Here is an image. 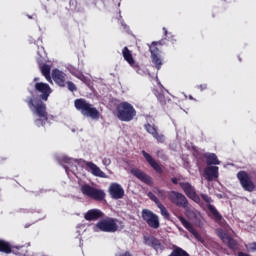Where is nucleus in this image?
I'll list each match as a JSON object with an SVG mask.
<instances>
[{"instance_id": "6ab92c4d", "label": "nucleus", "mask_w": 256, "mask_h": 256, "mask_svg": "<svg viewBox=\"0 0 256 256\" xmlns=\"http://www.w3.org/2000/svg\"><path fill=\"white\" fill-rule=\"evenodd\" d=\"M15 249L19 250L21 247L12 246L10 242L0 239V253H5L6 255L15 253V255H19V252H15Z\"/></svg>"}, {"instance_id": "a19ab883", "label": "nucleus", "mask_w": 256, "mask_h": 256, "mask_svg": "<svg viewBox=\"0 0 256 256\" xmlns=\"http://www.w3.org/2000/svg\"><path fill=\"white\" fill-rule=\"evenodd\" d=\"M34 81H39V78H34Z\"/></svg>"}, {"instance_id": "72a5a7b5", "label": "nucleus", "mask_w": 256, "mask_h": 256, "mask_svg": "<svg viewBox=\"0 0 256 256\" xmlns=\"http://www.w3.org/2000/svg\"><path fill=\"white\" fill-rule=\"evenodd\" d=\"M157 193L159 197L165 199V190L158 189Z\"/></svg>"}, {"instance_id": "c9c22d12", "label": "nucleus", "mask_w": 256, "mask_h": 256, "mask_svg": "<svg viewBox=\"0 0 256 256\" xmlns=\"http://www.w3.org/2000/svg\"><path fill=\"white\" fill-rule=\"evenodd\" d=\"M198 89H200V91H205V89H207V84H200Z\"/></svg>"}, {"instance_id": "9b49d317", "label": "nucleus", "mask_w": 256, "mask_h": 256, "mask_svg": "<svg viewBox=\"0 0 256 256\" xmlns=\"http://www.w3.org/2000/svg\"><path fill=\"white\" fill-rule=\"evenodd\" d=\"M108 193L111 199H115L116 201L125 197V190L123 189V186H121V184L117 182H113L110 184L108 188Z\"/></svg>"}, {"instance_id": "7ed1b4c3", "label": "nucleus", "mask_w": 256, "mask_h": 256, "mask_svg": "<svg viewBox=\"0 0 256 256\" xmlns=\"http://www.w3.org/2000/svg\"><path fill=\"white\" fill-rule=\"evenodd\" d=\"M74 105L77 111H80V113L84 117H91V119H99L101 115L97 108L93 107L91 103L87 102V100L83 98L76 99L74 101Z\"/></svg>"}, {"instance_id": "5701e85b", "label": "nucleus", "mask_w": 256, "mask_h": 256, "mask_svg": "<svg viewBox=\"0 0 256 256\" xmlns=\"http://www.w3.org/2000/svg\"><path fill=\"white\" fill-rule=\"evenodd\" d=\"M152 93L155 95L159 103L163 105H167V98L165 97V92L163 91V87L154 88Z\"/></svg>"}, {"instance_id": "cd10ccee", "label": "nucleus", "mask_w": 256, "mask_h": 256, "mask_svg": "<svg viewBox=\"0 0 256 256\" xmlns=\"http://www.w3.org/2000/svg\"><path fill=\"white\" fill-rule=\"evenodd\" d=\"M157 207H158V209H160V213H161L162 217L164 219H169L170 214H169V211L167 210V208L162 204H159Z\"/></svg>"}, {"instance_id": "2f4dec72", "label": "nucleus", "mask_w": 256, "mask_h": 256, "mask_svg": "<svg viewBox=\"0 0 256 256\" xmlns=\"http://www.w3.org/2000/svg\"><path fill=\"white\" fill-rule=\"evenodd\" d=\"M246 247H249V251L255 252L256 251V242L249 243L246 245Z\"/></svg>"}, {"instance_id": "9d476101", "label": "nucleus", "mask_w": 256, "mask_h": 256, "mask_svg": "<svg viewBox=\"0 0 256 256\" xmlns=\"http://www.w3.org/2000/svg\"><path fill=\"white\" fill-rule=\"evenodd\" d=\"M179 185L189 199H192V201L195 203L201 202V197L197 195V191L195 190V187L191 185V183L180 182Z\"/></svg>"}, {"instance_id": "2eb2a0df", "label": "nucleus", "mask_w": 256, "mask_h": 256, "mask_svg": "<svg viewBox=\"0 0 256 256\" xmlns=\"http://www.w3.org/2000/svg\"><path fill=\"white\" fill-rule=\"evenodd\" d=\"M131 174L146 185H153V178L139 168H133Z\"/></svg>"}, {"instance_id": "b1692460", "label": "nucleus", "mask_w": 256, "mask_h": 256, "mask_svg": "<svg viewBox=\"0 0 256 256\" xmlns=\"http://www.w3.org/2000/svg\"><path fill=\"white\" fill-rule=\"evenodd\" d=\"M163 46V40L159 42H152L150 45V53L151 57L159 56V53H161V47Z\"/></svg>"}, {"instance_id": "a211bd4d", "label": "nucleus", "mask_w": 256, "mask_h": 256, "mask_svg": "<svg viewBox=\"0 0 256 256\" xmlns=\"http://www.w3.org/2000/svg\"><path fill=\"white\" fill-rule=\"evenodd\" d=\"M142 155L156 173H159V175L163 174V168L161 167V165H159V163H157V161H155V159H153V156H151V154L147 153L145 150H142Z\"/></svg>"}, {"instance_id": "f3484780", "label": "nucleus", "mask_w": 256, "mask_h": 256, "mask_svg": "<svg viewBox=\"0 0 256 256\" xmlns=\"http://www.w3.org/2000/svg\"><path fill=\"white\" fill-rule=\"evenodd\" d=\"M144 243L145 245H148V247H152L155 251H163L165 247L161 243V240L157 239L154 236H145L144 237Z\"/></svg>"}, {"instance_id": "ddd939ff", "label": "nucleus", "mask_w": 256, "mask_h": 256, "mask_svg": "<svg viewBox=\"0 0 256 256\" xmlns=\"http://www.w3.org/2000/svg\"><path fill=\"white\" fill-rule=\"evenodd\" d=\"M200 197L201 199H203V201H205V203H208L207 208L213 215L215 221H221L223 219V216L221 215V213H219L217 208H215V206L211 204L213 203V199H211V197H209V195L207 194H201Z\"/></svg>"}, {"instance_id": "20e7f679", "label": "nucleus", "mask_w": 256, "mask_h": 256, "mask_svg": "<svg viewBox=\"0 0 256 256\" xmlns=\"http://www.w3.org/2000/svg\"><path fill=\"white\" fill-rule=\"evenodd\" d=\"M80 191L85 197L94 199V201H103L105 199V191L99 190L89 184H82L80 186Z\"/></svg>"}, {"instance_id": "6e6552de", "label": "nucleus", "mask_w": 256, "mask_h": 256, "mask_svg": "<svg viewBox=\"0 0 256 256\" xmlns=\"http://www.w3.org/2000/svg\"><path fill=\"white\" fill-rule=\"evenodd\" d=\"M98 229L104 233H115L118 231L117 219L107 217L97 223Z\"/></svg>"}, {"instance_id": "393cba45", "label": "nucleus", "mask_w": 256, "mask_h": 256, "mask_svg": "<svg viewBox=\"0 0 256 256\" xmlns=\"http://www.w3.org/2000/svg\"><path fill=\"white\" fill-rule=\"evenodd\" d=\"M207 165H221V161L217 158V154L211 153L206 156Z\"/></svg>"}, {"instance_id": "473e14b6", "label": "nucleus", "mask_w": 256, "mask_h": 256, "mask_svg": "<svg viewBox=\"0 0 256 256\" xmlns=\"http://www.w3.org/2000/svg\"><path fill=\"white\" fill-rule=\"evenodd\" d=\"M77 79H80V81H83V83L87 82V78L83 74H78Z\"/></svg>"}, {"instance_id": "4c0bfd02", "label": "nucleus", "mask_w": 256, "mask_h": 256, "mask_svg": "<svg viewBox=\"0 0 256 256\" xmlns=\"http://www.w3.org/2000/svg\"><path fill=\"white\" fill-rule=\"evenodd\" d=\"M163 31H164L165 37H167V33H168V32H167V28L164 27V28H163Z\"/></svg>"}, {"instance_id": "7c9ffc66", "label": "nucleus", "mask_w": 256, "mask_h": 256, "mask_svg": "<svg viewBox=\"0 0 256 256\" xmlns=\"http://www.w3.org/2000/svg\"><path fill=\"white\" fill-rule=\"evenodd\" d=\"M67 83V87L68 89L73 93L75 91H77V86L75 85V83L68 81Z\"/></svg>"}, {"instance_id": "bb28decb", "label": "nucleus", "mask_w": 256, "mask_h": 256, "mask_svg": "<svg viewBox=\"0 0 256 256\" xmlns=\"http://www.w3.org/2000/svg\"><path fill=\"white\" fill-rule=\"evenodd\" d=\"M42 75L45 77V79L49 80L51 79V66L49 64H43L40 67Z\"/></svg>"}, {"instance_id": "79ce46f5", "label": "nucleus", "mask_w": 256, "mask_h": 256, "mask_svg": "<svg viewBox=\"0 0 256 256\" xmlns=\"http://www.w3.org/2000/svg\"><path fill=\"white\" fill-rule=\"evenodd\" d=\"M1 179H3V177L0 176V181H1Z\"/></svg>"}, {"instance_id": "f257e3e1", "label": "nucleus", "mask_w": 256, "mask_h": 256, "mask_svg": "<svg viewBox=\"0 0 256 256\" xmlns=\"http://www.w3.org/2000/svg\"><path fill=\"white\" fill-rule=\"evenodd\" d=\"M34 91L40 93V95H35L33 92H30L31 96L24 99V103L28 105V109H30L33 115L38 117L34 121L36 127H45V124L49 121V113L47 112V104L43 101H49V97L51 93H53V90L47 83L36 82Z\"/></svg>"}, {"instance_id": "4468645a", "label": "nucleus", "mask_w": 256, "mask_h": 256, "mask_svg": "<svg viewBox=\"0 0 256 256\" xmlns=\"http://www.w3.org/2000/svg\"><path fill=\"white\" fill-rule=\"evenodd\" d=\"M144 129L156 139L157 143H165V135L159 133L157 126L147 123L144 125Z\"/></svg>"}, {"instance_id": "c85d7f7f", "label": "nucleus", "mask_w": 256, "mask_h": 256, "mask_svg": "<svg viewBox=\"0 0 256 256\" xmlns=\"http://www.w3.org/2000/svg\"><path fill=\"white\" fill-rule=\"evenodd\" d=\"M152 57V62L154 63L156 69L159 71L163 65V61L159 56H151Z\"/></svg>"}, {"instance_id": "4be33fe9", "label": "nucleus", "mask_w": 256, "mask_h": 256, "mask_svg": "<svg viewBox=\"0 0 256 256\" xmlns=\"http://www.w3.org/2000/svg\"><path fill=\"white\" fill-rule=\"evenodd\" d=\"M101 217H103V212L99 209L88 210L84 215L86 221H97V219H101Z\"/></svg>"}, {"instance_id": "ea45409f", "label": "nucleus", "mask_w": 256, "mask_h": 256, "mask_svg": "<svg viewBox=\"0 0 256 256\" xmlns=\"http://www.w3.org/2000/svg\"><path fill=\"white\" fill-rule=\"evenodd\" d=\"M105 163H107L108 165H110V164H111V160H110V159L105 160Z\"/></svg>"}, {"instance_id": "39448f33", "label": "nucleus", "mask_w": 256, "mask_h": 256, "mask_svg": "<svg viewBox=\"0 0 256 256\" xmlns=\"http://www.w3.org/2000/svg\"><path fill=\"white\" fill-rule=\"evenodd\" d=\"M236 177L244 191H247L248 193H253V191H255V182H253V178H251V175H249L247 171H239Z\"/></svg>"}, {"instance_id": "412c9836", "label": "nucleus", "mask_w": 256, "mask_h": 256, "mask_svg": "<svg viewBox=\"0 0 256 256\" xmlns=\"http://www.w3.org/2000/svg\"><path fill=\"white\" fill-rule=\"evenodd\" d=\"M122 56L124 57V60L128 62L130 67H133L134 69H137V67H139V65H137L135 59L133 58V53H131V50H129L127 46L122 49Z\"/></svg>"}, {"instance_id": "0eeeda50", "label": "nucleus", "mask_w": 256, "mask_h": 256, "mask_svg": "<svg viewBox=\"0 0 256 256\" xmlns=\"http://www.w3.org/2000/svg\"><path fill=\"white\" fill-rule=\"evenodd\" d=\"M216 235H218L219 239H221L224 245H227L231 251H239V242L233 239L225 230L222 228L216 229Z\"/></svg>"}, {"instance_id": "e433bc0d", "label": "nucleus", "mask_w": 256, "mask_h": 256, "mask_svg": "<svg viewBox=\"0 0 256 256\" xmlns=\"http://www.w3.org/2000/svg\"><path fill=\"white\" fill-rule=\"evenodd\" d=\"M171 181L174 185H179V180L176 177L171 178Z\"/></svg>"}, {"instance_id": "1a4fd4ad", "label": "nucleus", "mask_w": 256, "mask_h": 256, "mask_svg": "<svg viewBox=\"0 0 256 256\" xmlns=\"http://www.w3.org/2000/svg\"><path fill=\"white\" fill-rule=\"evenodd\" d=\"M168 199L173 205H176V207H182V209H187V207H189V200H187V197L180 192H168Z\"/></svg>"}, {"instance_id": "aec40b11", "label": "nucleus", "mask_w": 256, "mask_h": 256, "mask_svg": "<svg viewBox=\"0 0 256 256\" xmlns=\"http://www.w3.org/2000/svg\"><path fill=\"white\" fill-rule=\"evenodd\" d=\"M178 219L180 223H182L183 227H185L187 231H189V233H191L193 237H195V239H201V235L199 234V232H197V230H195V227H193V224H191V222L187 221V219H185V217L183 216H179Z\"/></svg>"}, {"instance_id": "f8f14e48", "label": "nucleus", "mask_w": 256, "mask_h": 256, "mask_svg": "<svg viewBox=\"0 0 256 256\" xmlns=\"http://www.w3.org/2000/svg\"><path fill=\"white\" fill-rule=\"evenodd\" d=\"M83 163L85 165L86 171L90 172L92 175H94V177L107 179V174H105V172H103L102 169L97 166V164L87 160H83Z\"/></svg>"}, {"instance_id": "dca6fc26", "label": "nucleus", "mask_w": 256, "mask_h": 256, "mask_svg": "<svg viewBox=\"0 0 256 256\" xmlns=\"http://www.w3.org/2000/svg\"><path fill=\"white\" fill-rule=\"evenodd\" d=\"M52 79L59 87H65L67 85V74L59 69L52 71Z\"/></svg>"}, {"instance_id": "423d86ee", "label": "nucleus", "mask_w": 256, "mask_h": 256, "mask_svg": "<svg viewBox=\"0 0 256 256\" xmlns=\"http://www.w3.org/2000/svg\"><path fill=\"white\" fill-rule=\"evenodd\" d=\"M141 217L151 229H159V227H161L159 215L155 214L153 211L149 209H143L141 211Z\"/></svg>"}, {"instance_id": "58836bf2", "label": "nucleus", "mask_w": 256, "mask_h": 256, "mask_svg": "<svg viewBox=\"0 0 256 256\" xmlns=\"http://www.w3.org/2000/svg\"><path fill=\"white\" fill-rule=\"evenodd\" d=\"M163 31H164L165 37H167V33H168V32H167V28L164 27V28H163Z\"/></svg>"}, {"instance_id": "f704fd0d", "label": "nucleus", "mask_w": 256, "mask_h": 256, "mask_svg": "<svg viewBox=\"0 0 256 256\" xmlns=\"http://www.w3.org/2000/svg\"><path fill=\"white\" fill-rule=\"evenodd\" d=\"M115 256H133V254H131V252H129V251H126L123 253H118Z\"/></svg>"}, {"instance_id": "c756f323", "label": "nucleus", "mask_w": 256, "mask_h": 256, "mask_svg": "<svg viewBox=\"0 0 256 256\" xmlns=\"http://www.w3.org/2000/svg\"><path fill=\"white\" fill-rule=\"evenodd\" d=\"M148 197L151 201H153L155 203V205H157V207H159V205H161V201H159V198H157V196H155V194H153V192H149Z\"/></svg>"}, {"instance_id": "a878e982", "label": "nucleus", "mask_w": 256, "mask_h": 256, "mask_svg": "<svg viewBox=\"0 0 256 256\" xmlns=\"http://www.w3.org/2000/svg\"><path fill=\"white\" fill-rule=\"evenodd\" d=\"M205 173L207 177L213 178V177H219V167L217 166H210L206 168Z\"/></svg>"}, {"instance_id": "f03ea898", "label": "nucleus", "mask_w": 256, "mask_h": 256, "mask_svg": "<svg viewBox=\"0 0 256 256\" xmlns=\"http://www.w3.org/2000/svg\"><path fill=\"white\" fill-rule=\"evenodd\" d=\"M116 117L119 121L129 123L137 117V110L129 102H121L116 106Z\"/></svg>"}]
</instances>
